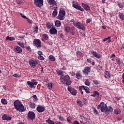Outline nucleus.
<instances>
[{"instance_id":"4","label":"nucleus","mask_w":124,"mask_h":124,"mask_svg":"<svg viewBox=\"0 0 124 124\" xmlns=\"http://www.w3.org/2000/svg\"><path fill=\"white\" fill-rule=\"evenodd\" d=\"M97 109H101V112H106L107 105L105 104L104 102H102L98 105Z\"/></svg>"},{"instance_id":"45","label":"nucleus","mask_w":124,"mask_h":124,"mask_svg":"<svg viewBox=\"0 0 124 124\" xmlns=\"http://www.w3.org/2000/svg\"><path fill=\"white\" fill-rule=\"evenodd\" d=\"M38 32V27L36 26L35 28H34V32H35V33H37Z\"/></svg>"},{"instance_id":"43","label":"nucleus","mask_w":124,"mask_h":124,"mask_svg":"<svg viewBox=\"0 0 124 124\" xmlns=\"http://www.w3.org/2000/svg\"><path fill=\"white\" fill-rule=\"evenodd\" d=\"M77 104L78 105V106H80V107H82L83 106V103L81 102L80 101H78L77 102Z\"/></svg>"},{"instance_id":"51","label":"nucleus","mask_w":124,"mask_h":124,"mask_svg":"<svg viewBox=\"0 0 124 124\" xmlns=\"http://www.w3.org/2000/svg\"><path fill=\"white\" fill-rule=\"evenodd\" d=\"M27 20V22H28V23L29 24H32V21L30 19H29L28 18H26Z\"/></svg>"},{"instance_id":"38","label":"nucleus","mask_w":124,"mask_h":124,"mask_svg":"<svg viewBox=\"0 0 124 124\" xmlns=\"http://www.w3.org/2000/svg\"><path fill=\"white\" fill-rule=\"evenodd\" d=\"M46 122L47 123H48V124H55V122H54V121H53L50 119L46 120Z\"/></svg>"},{"instance_id":"39","label":"nucleus","mask_w":124,"mask_h":124,"mask_svg":"<svg viewBox=\"0 0 124 124\" xmlns=\"http://www.w3.org/2000/svg\"><path fill=\"white\" fill-rule=\"evenodd\" d=\"M47 87H48L49 90H52V88H53V84L51 83H49L47 84Z\"/></svg>"},{"instance_id":"20","label":"nucleus","mask_w":124,"mask_h":124,"mask_svg":"<svg viewBox=\"0 0 124 124\" xmlns=\"http://www.w3.org/2000/svg\"><path fill=\"white\" fill-rule=\"evenodd\" d=\"M112 112H113V108L112 107L109 106L108 108V107L107 108L106 110V114H107V115H108V114L110 113H112Z\"/></svg>"},{"instance_id":"57","label":"nucleus","mask_w":124,"mask_h":124,"mask_svg":"<svg viewBox=\"0 0 124 124\" xmlns=\"http://www.w3.org/2000/svg\"><path fill=\"white\" fill-rule=\"evenodd\" d=\"M24 48L27 49V50H28V51H31V47L30 46H25Z\"/></svg>"},{"instance_id":"17","label":"nucleus","mask_w":124,"mask_h":124,"mask_svg":"<svg viewBox=\"0 0 124 124\" xmlns=\"http://www.w3.org/2000/svg\"><path fill=\"white\" fill-rule=\"evenodd\" d=\"M37 111L39 112V113H42L43 112H44V111H45V108L43 107H41L40 106H38L37 107Z\"/></svg>"},{"instance_id":"2","label":"nucleus","mask_w":124,"mask_h":124,"mask_svg":"<svg viewBox=\"0 0 124 124\" xmlns=\"http://www.w3.org/2000/svg\"><path fill=\"white\" fill-rule=\"evenodd\" d=\"M60 81L62 83L64 84L65 83L67 86L71 85V81L70 80V77L68 75H62L60 78Z\"/></svg>"},{"instance_id":"54","label":"nucleus","mask_w":124,"mask_h":124,"mask_svg":"<svg viewBox=\"0 0 124 124\" xmlns=\"http://www.w3.org/2000/svg\"><path fill=\"white\" fill-rule=\"evenodd\" d=\"M33 98H34V101H37V97L36 96V95H33Z\"/></svg>"},{"instance_id":"41","label":"nucleus","mask_w":124,"mask_h":124,"mask_svg":"<svg viewBox=\"0 0 124 124\" xmlns=\"http://www.w3.org/2000/svg\"><path fill=\"white\" fill-rule=\"evenodd\" d=\"M31 81L32 82V84L33 87L34 86H36V85L38 84V82L35 81V80L34 79L32 80Z\"/></svg>"},{"instance_id":"7","label":"nucleus","mask_w":124,"mask_h":124,"mask_svg":"<svg viewBox=\"0 0 124 124\" xmlns=\"http://www.w3.org/2000/svg\"><path fill=\"white\" fill-rule=\"evenodd\" d=\"M34 3L37 7H41L43 5V0H34Z\"/></svg>"},{"instance_id":"32","label":"nucleus","mask_w":124,"mask_h":124,"mask_svg":"<svg viewBox=\"0 0 124 124\" xmlns=\"http://www.w3.org/2000/svg\"><path fill=\"white\" fill-rule=\"evenodd\" d=\"M27 84L29 85V87L31 89H32V88H33V85L32 84V81L31 82L30 81H27Z\"/></svg>"},{"instance_id":"3","label":"nucleus","mask_w":124,"mask_h":124,"mask_svg":"<svg viewBox=\"0 0 124 124\" xmlns=\"http://www.w3.org/2000/svg\"><path fill=\"white\" fill-rule=\"evenodd\" d=\"M64 16H65V11L63 9H60L58 16H57V19L62 21L64 20Z\"/></svg>"},{"instance_id":"35","label":"nucleus","mask_w":124,"mask_h":124,"mask_svg":"<svg viewBox=\"0 0 124 124\" xmlns=\"http://www.w3.org/2000/svg\"><path fill=\"white\" fill-rule=\"evenodd\" d=\"M1 102L2 104H4V105H6V104H7V101L5 99H2L1 100Z\"/></svg>"},{"instance_id":"58","label":"nucleus","mask_w":124,"mask_h":124,"mask_svg":"<svg viewBox=\"0 0 124 124\" xmlns=\"http://www.w3.org/2000/svg\"><path fill=\"white\" fill-rule=\"evenodd\" d=\"M93 112L95 114H96V115H97V114H98V112H97V110H96V109L95 108L93 109Z\"/></svg>"},{"instance_id":"64","label":"nucleus","mask_w":124,"mask_h":124,"mask_svg":"<svg viewBox=\"0 0 124 124\" xmlns=\"http://www.w3.org/2000/svg\"><path fill=\"white\" fill-rule=\"evenodd\" d=\"M123 80H122V83L124 84V73L123 74Z\"/></svg>"},{"instance_id":"9","label":"nucleus","mask_w":124,"mask_h":124,"mask_svg":"<svg viewBox=\"0 0 124 124\" xmlns=\"http://www.w3.org/2000/svg\"><path fill=\"white\" fill-rule=\"evenodd\" d=\"M14 50L15 52H16V53H17V54H21V53L23 52L22 48L17 46H16L14 47Z\"/></svg>"},{"instance_id":"28","label":"nucleus","mask_w":124,"mask_h":124,"mask_svg":"<svg viewBox=\"0 0 124 124\" xmlns=\"http://www.w3.org/2000/svg\"><path fill=\"white\" fill-rule=\"evenodd\" d=\"M58 15V9H54L52 13V16L53 17H56Z\"/></svg>"},{"instance_id":"55","label":"nucleus","mask_w":124,"mask_h":124,"mask_svg":"<svg viewBox=\"0 0 124 124\" xmlns=\"http://www.w3.org/2000/svg\"><path fill=\"white\" fill-rule=\"evenodd\" d=\"M58 117H59V119H60V120L62 122H63V121H64V118H63V117H61L60 116V115H59Z\"/></svg>"},{"instance_id":"56","label":"nucleus","mask_w":124,"mask_h":124,"mask_svg":"<svg viewBox=\"0 0 124 124\" xmlns=\"http://www.w3.org/2000/svg\"><path fill=\"white\" fill-rule=\"evenodd\" d=\"M67 121L68 123H71V117H67Z\"/></svg>"},{"instance_id":"1","label":"nucleus","mask_w":124,"mask_h":124,"mask_svg":"<svg viewBox=\"0 0 124 124\" xmlns=\"http://www.w3.org/2000/svg\"><path fill=\"white\" fill-rule=\"evenodd\" d=\"M14 107L17 111L19 112H24L25 111V107L23 104L19 100H16L14 102Z\"/></svg>"},{"instance_id":"37","label":"nucleus","mask_w":124,"mask_h":124,"mask_svg":"<svg viewBox=\"0 0 124 124\" xmlns=\"http://www.w3.org/2000/svg\"><path fill=\"white\" fill-rule=\"evenodd\" d=\"M107 40H108V42H111V36L103 39V41L104 42H105V41H107Z\"/></svg>"},{"instance_id":"40","label":"nucleus","mask_w":124,"mask_h":124,"mask_svg":"<svg viewBox=\"0 0 124 124\" xmlns=\"http://www.w3.org/2000/svg\"><path fill=\"white\" fill-rule=\"evenodd\" d=\"M119 16L121 20H124V15L122 13H120L119 15Z\"/></svg>"},{"instance_id":"15","label":"nucleus","mask_w":124,"mask_h":124,"mask_svg":"<svg viewBox=\"0 0 124 124\" xmlns=\"http://www.w3.org/2000/svg\"><path fill=\"white\" fill-rule=\"evenodd\" d=\"M48 3L50 4V5H52V6H57L58 4L57 3V2H56V0H47Z\"/></svg>"},{"instance_id":"59","label":"nucleus","mask_w":124,"mask_h":124,"mask_svg":"<svg viewBox=\"0 0 124 124\" xmlns=\"http://www.w3.org/2000/svg\"><path fill=\"white\" fill-rule=\"evenodd\" d=\"M73 124H80V123H79V122H78L77 121H74L73 122Z\"/></svg>"},{"instance_id":"27","label":"nucleus","mask_w":124,"mask_h":124,"mask_svg":"<svg viewBox=\"0 0 124 124\" xmlns=\"http://www.w3.org/2000/svg\"><path fill=\"white\" fill-rule=\"evenodd\" d=\"M114 113L116 115H119V114H121V109L116 108L114 110Z\"/></svg>"},{"instance_id":"36","label":"nucleus","mask_w":124,"mask_h":124,"mask_svg":"<svg viewBox=\"0 0 124 124\" xmlns=\"http://www.w3.org/2000/svg\"><path fill=\"white\" fill-rule=\"evenodd\" d=\"M17 44L19 45V46L21 47V48H24L25 47V45L24 44V43L21 42H17Z\"/></svg>"},{"instance_id":"42","label":"nucleus","mask_w":124,"mask_h":124,"mask_svg":"<svg viewBox=\"0 0 124 124\" xmlns=\"http://www.w3.org/2000/svg\"><path fill=\"white\" fill-rule=\"evenodd\" d=\"M13 77L16 78H20L21 77V75L18 74H15L13 75Z\"/></svg>"},{"instance_id":"48","label":"nucleus","mask_w":124,"mask_h":124,"mask_svg":"<svg viewBox=\"0 0 124 124\" xmlns=\"http://www.w3.org/2000/svg\"><path fill=\"white\" fill-rule=\"evenodd\" d=\"M94 94L95 95V96H97V97L99 96V93L96 91H95L94 92Z\"/></svg>"},{"instance_id":"13","label":"nucleus","mask_w":124,"mask_h":124,"mask_svg":"<svg viewBox=\"0 0 124 124\" xmlns=\"http://www.w3.org/2000/svg\"><path fill=\"white\" fill-rule=\"evenodd\" d=\"M74 30H75L74 27H72L71 28L68 26H66L65 27V31L66 32H70L71 31H74Z\"/></svg>"},{"instance_id":"47","label":"nucleus","mask_w":124,"mask_h":124,"mask_svg":"<svg viewBox=\"0 0 124 124\" xmlns=\"http://www.w3.org/2000/svg\"><path fill=\"white\" fill-rule=\"evenodd\" d=\"M116 63L117 64H119V65H121V61H120V59H116Z\"/></svg>"},{"instance_id":"52","label":"nucleus","mask_w":124,"mask_h":124,"mask_svg":"<svg viewBox=\"0 0 124 124\" xmlns=\"http://www.w3.org/2000/svg\"><path fill=\"white\" fill-rule=\"evenodd\" d=\"M20 14L22 18H24V19H27V16H26L25 15H24V14H23L22 13H20Z\"/></svg>"},{"instance_id":"8","label":"nucleus","mask_w":124,"mask_h":124,"mask_svg":"<svg viewBox=\"0 0 124 124\" xmlns=\"http://www.w3.org/2000/svg\"><path fill=\"white\" fill-rule=\"evenodd\" d=\"M29 63L31 67H35L36 64H39V62L36 60H30Z\"/></svg>"},{"instance_id":"16","label":"nucleus","mask_w":124,"mask_h":124,"mask_svg":"<svg viewBox=\"0 0 124 124\" xmlns=\"http://www.w3.org/2000/svg\"><path fill=\"white\" fill-rule=\"evenodd\" d=\"M90 72H91V67L89 66L85 67L83 70V73L85 75H88Z\"/></svg>"},{"instance_id":"50","label":"nucleus","mask_w":124,"mask_h":124,"mask_svg":"<svg viewBox=\"0 0 124 124\" xmlns=\"http://www.w3.org/2000/svg\"><path fill=\"white\" fill-rule=\"evenodd\" d=\"M118 6H119L120 8H122V7H124V4L122 3H118Z\"/></svg>"},{"instance_id":"12","label":"nucleus","mask_w":124,"mask_h":124,"mask_svg":"<svg viewBox=\"0 0 124 124\" xmlns=\"http://www.w3.org/2000/svg\"><path fill=\"white\" fill-rule=\"evenodd\" d=\"M67 90L69 92H70V93L73 95H76V93H77V92H76V90H74L71 88V87L68 86L67 88Z\"/></svg>"},{"instance_id":"53","label":"nucleus","mask_w":124,"mask_h":124,"mask_svg":"<svg viewBox=\"0 0 124 124\" xmlns=\"http://www.w3.org/2000/svg\"><path fill=\"white\" fill-rule=\"evenodd\" d=\"M84 86H82L79 87V91H80V92H82V90H84Z\"/></svg>"},{"instance_id":"14","label":"nucleus","mask_w":124,"mask_h":124,"mask_svg":"<svg viewBox=\"0 0 124 124\" xmlns=\"http://www.w3.org/2000/svg\"><path fill=\"white\" fill-rule=\"evenodd\" d=\"M91 53L92 55H93V56H94V57H95V58H96L97 59H100V58L102 57V55L99 54L96 51L92 50L91 51Z\"/></svg>"},{"instance_id":"24","label":"nucleus","mask_w":124,"mask_h":124,"mask_svg":"<svg viewBox=\"0 0 124 124\" xmlns=\"http://www.w3.org/2000/svg\"><path fill=\"white\" fill-rule=\"evenodd\" d=\"M28 105L31 108H32V109H34V108H35V104L34 103L29 102Z\"/></svg>"},{"instance_id":"62","label":"nucleus","mask_w":124,"mask_h":124,"mask_svg":"<svg viewBox=\"0 0 124 124\" xmlns=\"http://www.w3.org/2000/svg\"><path fill=\"white\" fill-rule=\"evenodd\" d=\"M87 61L88 62H92V60L90 58L87 59Z\"/></svg>"},{"instance_id":"33","label":"nucleus","mask_w":124,"mask_h":124,"mask_svg":"<svg viewBox=\"0 0 124 124\" xmlns=\"http://www.w3.org/2000/svg\"><path fill=\"white\" fill-rule=\"evenodd\" d=\"M46 27L47 28V29H51V28H52V27H53V24H51V23H50V22H47L46 24Z\"/></svg>"},{"instance_id":"6","label":"nucleus","mask_w":124,"mask_h":124,"mask_svg":"<svg viewBox=\"0 0 124 124\" xmlns=\"http://www.w3.org/2000/svg\"><path fill=\"white\" fill-rule=\"evenodd\" d=\"M72 6L74 8H76V9H77L78 10H80V11L84 12V9L83 8L81 7L80 4L78 3L77 2L73 1Z\"/></svg>"},{"instance_id":"29","label":"nucleus","mask_w":124,"mask_h":124,"mask_svg":"<svg viewBox=\"0 0 124 124\" xmlns=\"http://www.w3.org/2000/svg\"><path fill=\"white\" fill-rule=\"evenodd\" d=\"M83 90L84 91H85L86 93H90V88H88V87L84 86V87H83Z\"/></svg>"},{"instance_id":"23","label":"nucleus","mask_w":124,"mask_h":124,"mask_svg":"<svg viewBox=\"0 0 124 124\" xmlns=\"http://www.w3.org/2000/svg\"><path fill=\"white\" fill-rule=\"evenodd\" d=\"M82 7H83V8H84V9H85V10H87V11L91 10V8H90V6H89V5L85 3H82Z\"/></svg>"},{"instance_id":"46","label":"nucleus","mask_w":124,"mask_h":124,"mask_svg":"<svg viewBox=\"0 0 124 124\" xmlns=\"http://www.w3.org/2000/svg\"><path fill=\"white\" fill-rule=\"evenodd\" d=\"M49 9L55 10V9H58V7L50 6L49 7Z\"/></svg>"},{"instance_id":"63","label":"nucleus","mask_w":124,"mask_h":124,"mask_svg":"<svg viewBox=\"0 0 124 124\" xmlns=\"http://www.w3.org/2000/svg\"><path fill=\"white\" fill-rule=\"evenodd\" d=\"M79 116L80 117L81 119H82V120H84V119H85V117H84V116L82 115V114H80Z\"/></svg>"},{"instance_id":"25","label":"nucleus","mask_w":124,"mask_h":124,"mask_svg":"<svg viewBox=\"0 0 124 124\" xmlns=\"http://www.w3.org/2000/svg\"><path fill=\"white\" fill-rule=\"evenodd\" d=\"M105 77L106 78H107L108 79H109V78H110L111 76L110 75V74H109V72L106 71L105 72Z\"/></svg>"},{"instance_id":"5","label":"nucleus","mask_w":124,"mask_h":124,"mask_svg":"<svg viewBox=\"0 0 124 124\" xmlns=\"http://www.w3.org/2000/svg\"><path fill=\"white\" fill-rule=\"evenodd\" d=\"M74 26H75L76 28H77V29H78L79 30H82V31H85V30H86L84 24H81L80 22L77 21V22L74 23Z\"/></svg>"},{"instance_id":"21","label":"nucleus","mask_w":124,"mask_h":124,"mask_svg":"<svg viewBox=\"0 0 124 124\" xmlns=\"http://www.w3.org/2000/svg\"><path fill=\"white\" fill-rule=\"evenodd\" d=\"M2 120H3V121H11V118L10 117V116L6 115V114H4L2 117Z\"/></svg>"},{"instance_id":"61","label":"nucleus","mask_w":124,"mask_h":124,"mask_svg":"<svg viewBox=\"0 0 124 124\" xmlns=\"http://www.w3.org/2000/svg\"><path fill=\"white\" fill-rule=\"evenodd\" d=\"M93 83L95 84V85L98 84V82H97V81H96V80H93Z\"/></svg>"},{"instance_id":"18","label":"nucleus","mask_w":124,"mask_h":124,"mask_svg":"<svg viewBox=\"0 0 124 124\" xmlns=\"http://www.w3.org/2000/svg\"><path fill=\"white\" fill-rule=\"evenodd\" d=\"M38 59L39 60H41V61H44V57H43V54L42 53V51H38Z\"/></svg>"},{"instance_id":"10","label":"nucleus","mask_w":124,"mask_h":124,"mask_svg":"<svg viewBox=\"0 0 124 124\" xmlns=\"http://www.w3.org/2000/svg\"><path fill=\"white\" fill-rule=\"evenodd\" d=\"M28 117L30 120H33L35 118V114L32 111H29L28 113Z\"/></svg>"},{"instance_id":"60","label":"nucleus","mask_w":124,"mask_h":124,"mask_svg":"<svg viewBox=\"0 0 124 124\" xmlns=\"http://www.w3.org/2000/svg\"><path fill=\"white\" fill-rule=\"evenodd\" d=\"M81 52L80 51H78L77 52V55H78V56H81Z\"/></svg>"},{"instance_id":"49","label":"nucleus","mask_w":124,"mask_h":124,"mask_svg":"<svg viewBox=\"0 0 124 124\" xmlns=\"http://www.w3.org/2000/svg\"><path fill=\"white\" fill-rule=\"evenodd\" d=\"M57 74H58V75H62V71H58L57 72Z\"/></svg>"},{"instance_id":"19","label":"nucleus","mask_w":124,"mask_h":124,"mask_svg":"<svg viewBox=\"0 0 124 124\" xmlns=\"http://www.w3.org/2000/svg\"><path fill=\"white\" fill-rule=\"evenodd\" d=\"M49 33H50V34H57V33H58V31L55 27H53L50 29Z\"/></svg>"},{"instance_id":"31","label":"nucleus","mask_w":124,"mask_h":124,"mask_svg":"<svg viewBox=\"0 0 124 124\" xmlns=\"http://www.w3.org/2000/svg\"><path fill=\"white\" fill-rule=\"evenodd\" d=\"M6 40H10V41H13V40H15V38L13 37L7 36L6 37Z\"/></svg>"},{"instance_id":"11","label":"nucleus","mask_w":124,"mask_h":124,"mask_svg":"<svg viewBox=\"0 0 124 124\" xmlns=\"http://www.w3.org/2000/svg\"><path fill=\"white\" fill-rule=\"evenodd\" d=\"M33 43L35 46L37 47H41V41H40L39 39H34L33 41Z\"/></svg>"},{"instance_id":"22","label":"nucleus","mask_w":124,"mask_h":124,"mask_svg":"<svg viewBox=\"0 0 124 124\" xmlns=\"http://www.w3.org/2000/svg\"><path fill=\"white\" fill-rule=\"evenodd\" d=\"M82 74H81V71H79L77 72L76 73V78L78 79V80H80L82 79Z\"/></svg>"},{"instance_id":"34","label":"nucleus","mask_w":124,"mask_h":124,"mask_svg":"<svg viewBox=\"0 0 124 124\" xmlns=\"http://www.w3.org/2000/svg\"><path fill=\"white\" fill-rule=\"evenodd\" d=\"M42 36L45 40H48L49 36L47 34H43Z\"/></svg>"},{"instance_id":"26","label":"nucleus","mask_w":124,"mask_h":124,"mask_svg":"<svg viewBox=\"0 0 124 124\" xmlns=\"http://www.w3.org/2000/svg\"><path fill=\"white\" fill-rule=\"evenodd\" d=\"M48 59L49 61H51L52 62H55V61H56V58H55L53 55H50L48 57Z\"/></svg>"},{"instance_id":"44","label":"nucleus","mask_w":124,"mask_h":124,"mask_svg":"<svg viewBox=\"0 0 124 124\" xmlns=\"http://www.w3.org/2000/svg\"><path fill=\"white\" fill-rule=\"evenodd\" d=\"M85 84L86 86H90V85H91V81H90L89 80H87L85 82Z\"/></svg>"},{"instance_id":"30","label":"nucleus","mask_w":124,"mask_h":124,"mask_svg":"<svg viewBox=\"0 0 124 124\" xmlns=\"http://www.w3.org/2000/svg\"><path fill=\"white\" fill-rule=\"evenodd\" d=\"M55 25L56 27H61V25H62V23L61 21H60V20H57L55 23Z\"/></svg>"}]
</instances>
